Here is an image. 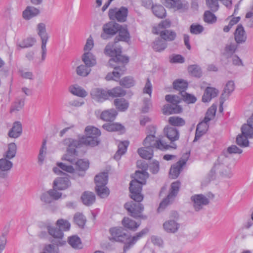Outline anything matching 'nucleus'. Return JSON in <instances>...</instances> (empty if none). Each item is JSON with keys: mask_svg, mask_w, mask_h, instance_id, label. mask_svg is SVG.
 <instances>
[{"mask_svg": "<svg viewBox=\"0 0 253 253\" xmlns=\"http://www.w3.org/2000/svg\"><path fill=\"white\" fill-rule=\"evenodd\" d=\"M119 35L117 37L118 41L127 42L129 39V34L126 27L120 25L118 31Z\"/></svg>", "mask_w": 253, "mask_h": 253, "instance_id": "37", "label": "nucleus"}, {"mask_svg": "<svg viewBox=\"0 0 253 253\" xmlns=\"http://www.w3.org/2000/svg\"><path fill=\"white\" fill-rule=\"evenodd\" d=\"M119 27L120 25L119 24L109 22L104 25L103 31L104 34L113 36L118 33Z\"/></svg>", "mask_w": 253, "mask_h": 253, "instance_id": "20", "label": "nucleus"}, {"mask_svg": "<svg viewBox=\"0 0 253 253\" xmlns=\"http://www.w3.org/2000/svg\"><path fill=\"white\" fill-rule=\"evenodd\" d=\"M69 244L75 249L82 248V244L81 239L77 235H73L68 238Z\"/></svg>", "mask_w": 253, "mask_h": 253, "instance_id": "36", "label": "nucleus"}, {"mask_svg": "<svg viewBox=\"0 0 253 253\" xmlns=\"http://www.w3.org/2000/svg\"><path fill=\"white\" fill-rule=\"evenodd\" d=\"M204 21L208 23L212 24L217 20L215 15L209 10L206 11L204 15Z\"/></svg>", "mask_w": 253, "mask_h": 253, "instance_id": "57", "label": "nucleus"}, {"mask_svg": "<svg viewBox=\"0 0 253 253\" xmlns=\"http://www.w3.org/2000/svg\"><path fill=\"white\" fill-rule=\"evenodd\" d=\"M206 4L208 7L213 11H216L218 9V0H206Z\"/></svg>", "mask_w": 253, "mask_h": 253, "instance_id": "63", "label": "nucleus"}, {"mask_svg": "<svg viewBox=\"0 0 253 253\" xmlns=\"http://www.w3.org/2000/svg\"><path fill=\"white\" fill-rule=\"evenodd\" d=\"M108 97H122L126 95V91L122 87L117 86L108 90Z\"/></svg>", "mask_w": 253, "mask_h": 253, "instance_id": "38", "label": "nucleus"}, {"mask_svg": "<svg viewBox=\"0 0 253 253\" xmlns=\"http://www.w3.org/2000/svg\"><path fill=\"white\" fill-rule=\"evenodd\" d=\"M166 100L170 103L163 106V113L166 115L179 114L182 112V108L178 104L181 102L180 98L176 95L168 94L165 96Z\"/></svg>", "mask_w": 253, "mask_h": 253, "instance_id": "4", "label": "nucleus"}, {"mask_svg": "<svg viewBox=\"0 0 253 253\" xmlns=\"http://www.w3.org/2000/svg\"><path fill=\"white\" fill-rule=\"evenodd\" d=\"M56 245L48 244L45 245L43 248V251L41 253H59L58 246H62L66 243L65 241L58 240L55 242Z\"/></svg>", "mask_w": 253, "mask_h": 253, "instance_id": "22", "label": "nucleus"}, {"mask_svg": "<svg viewBox=\"0 0 253 253\" xmlns=\"http://www.w3.org/2000/svg\"><path fill=\"white\" fill-rule=\"evenodd\" d=\"M38 35L41 37L42 39V58L44 57L46 54V44L48 40V36L45 32V26L43 23H40L38 26Z\"/></svg>", "mask_w": 253, "mask_h": 253, "instance_id": "15", "label": "nucleus"}, {"mask_svg": "<svg viewBox=\"0 0 253 253\" xmlns=\"http://www.w3.org/2000/svg\"><path fill=\"white\" fill-rule=\"evenodd\" d=\"M153 13L158 17L163 18L166 15V11L161 5H155L152 7Z\"/></svg>", "mask_w": 253, "mask_h": 253, "instance_id": "46", "label": "nucleus"}, {"mask_svg": "<svg viewBox=\"0 0 253 253\" xmlns=\"http://www.w3.org/2000/svg\"><path fill=\"white\" fill-rule=\"evenodd\" d=\"M109 233L111 236L109 239L111 241L124 242L127 239V235L121 227L111 228L109 230Z\"/></svg>", "mask_w": 253, "mask_h": 253, "instance_id": "12", "label": "nucleus"}, {"mask_svg": "<svg viewBox=\"0 0 253 253\" xmlns=\"http://www.w3.org/2000/svg\"><path fill=\"white\" fill-rule=\"evenodd\" d=\"M24 105V99H17L14 105L12 106V108L11 109V111H19L21 110Z\"/></svg>", "mask_w": 253, "mask_h": 253, "instance_id": "62", "label": "nucleus"}, {"mask_svg": "<svg viewBox=\"0 0 253 253\" xmlns=\"http://www.w3.org/2000/svg\"><path fill=\"white\" fill-rule=\"evenodd\" d=\"M242 133L249 138H253V126L248 123L241 127Z\"/></svg>", "mask_w": 253, "mask_h": 253, "instance_id": "43", "label": "nucleus"}, {"mask_svg": "<svg viewBox=\"0 0 253 253\" xmlns=\"http://www.w3.org/2000/svg\"><path fill=\"white\" fill-rule=\"evenodd\" d=\"M92 98L98 102H102L108 98V91L104 89L95 88L90 92Z\"/></svg>", "mask_w": 253, "mask_h": 253, "instance_id": "17", "label": "nucleus"}, {"mask_svg": "<svg viewBox=\"0 0 253 253\" xmlns=\"http://www.w3.org/2000/svg\"><path fill=\"white\" fill-rule=\"evenodd\" d=\"M164 132L165 135L172 143V145L170 146L169 148L175 149L176 145L173 142L177 140L179 138L178 130L174 127L167 126L164 128Z\"/></svg>", "mask_w": 253, "mask_h": 253, "instance_id": "13", "label": "nucleus"}, {"mask_svg": "<svg viewBox=\"0 0 253 253\" xmlns=\"http://www.w3.org/2000/svg\"><path fill=\"white\" fill-rule=\"evenodd\" d=\"M235 86L233 81H230L226 84L224 89V92L221 94V99L228 97L229 94L234 90Z\"/></svg>", "mask_w": 253, "mask_h": 253, "instance_id": "47", "label": "nucleus"}, {"mask_svg": "<svg viewBox=\"0 0 253 253\" xmlns=\"http://www.w3.org/2000/svg\"><path fill=\"white\" fill-rule=\"evenodd\" d=\"M71 185V182L67 177H58L53 182V187L59 190L67 189Z\"/></svg>", "mask_w": 253, "mask_h": 253, "instance_id": "18", "label": "nucleus"}, {"mask_svg": "<svg viewBox=\"0 0 253 253\" xmlns=\"http://www.w3.org/2000/svg\"><path fill=\"white\" fill-rule=\"evenodd\" d=\"M56 225L63 231H68L71 227L70 223L66 220L63 219H58L56 221Z\"/></svg>", "mask_w": 253, "mask_h": 253, "instance_id": "59", "label": "nucleus"}, {"mask_svg": "<svg viewBox=\"0 0 253 253\" xmlns=\"http://www.w3.org/2000/svg\"><path fill=\"white\" fill-rule=\"evenodd\" d=\"M67 154V152L63 156V160L68 161L71 164H75L76 171L75 172V174H77L79 176H83L84 175L85 171L89 167V162L88 161L84 160L82 159L76 161L75 157L77 156V152L76 151V154L70 156V158L73 159L74 160L73 162H71L65 158V156Z\"/></svg>", "mask_w": 253, "mask_h": 253, "instance_id": "8", "label": "nucleus"}, {"mask_svg": "<svg viewBox=\"0 0 253 253\" xmlns=\"http://www.w3.org/2000/svg\"><path fill=\"white\" fill-rule=\"evenodd\" d=\"M114 103L117 109L121 111H125L128 107V102L124 98L115 99Z\"/></svg>", "mask_w": 253, "mask_h": 253, "instance_id": "39", "label": "nucleus"}, {"mask_svg": "<svg viewBox=\"0 0 253 253\" xmlns=\"http://www.w3.org/2000/svg\"><path fill=\"white\" fill-rule=\"evenodd\" d=\"M69 90L73 94L81 97H84L87 94L84 89L77 84L70 86Z\"/></svg>", "mask_w": 253, "mask_h": 253, "instance_id": "33", "label": "nucleus"}, {"mask_svg": "<svg viewBox=\"0 0 253 253\" xmlns=\"http://www.w3.org/2000/svg\"><path fill=\"white\" fill-rule=\"evenodd\" d=\"M232 160L230 156L224 154L222 151L218 157L211 171H218L222 175L226 177H230L232 175L231 169L229 168Z\"/></svg>", "mask_w": 253, "mask_h": 253, "instance_id": "3", "label": "nucleus"}, {"mask_svg": "<svg viewBox=\"0 0 253 253\" xmlns=\"http://www.w3.org/2000/svg\"><path fill=\"white\" fill-rule=\"evenodd\" d=\"M189 73L193 76L200 78L202 75L201 68L197 64H192L188 68Z\"/></svg>", "mask_w": 253, "mask_h": 253, "instance_id": "42", "label": "nucleus"}, {"mask_svg": "<svg viewBox=\"0 0 253 253\" xmlns=\"http://www.w3.org/2000/svg\"><path fill=\"white\" fill-rule=\"evenodd\" d=\"M128 146V142L127 141L122 142L119 143L118 145V150L114 156V159L116 160H120L121 156L126 152Z\"/></svg>", "mask_w": 253, "mask_h": 253, "instance_id": "32", "label": "nucleus"}, {"mask_svg": "<svg viewBox=\"0 0 253 253\" xmlns=\"http://www.w3.org/2000/svg\"><path fill=\"white\" fill-rule=\"evenodd\" d=\"M188 85L187 82L182 79L176 80L173 83V88L178 90L180 94H182V91H185L188 87Z\"/></svg>", "mask_w": 253, "mask_h": 253, "instance_id": "29", "label": "nucleus"}, {"mask_svg": "<svg viewBox=\"0 0 253 253\" xmlns=\"http://www.w3.org/2000/svg\"><path fill=\"white\" fill-rule=\"evenodd\" d=\"M22 125L20 122H15L13 123L12 128L8 132V135L11 138H18L22 133Z\"/></svg>", "mask_w": 253, "mask_h": 253, "instance_id": "24", "label": "nucleus"}, {"mask_svg": "<svg viewBox=\"0 0 253 253\" xmlns=\"http://www.w3.org/2000/svg\"><path fill=\"white\" fill-rule=\"evenodd\" d=\"M143 145L146 148L159 149L162 151L169 148L170 145H168L161 138L156 137L152 135H147L143 140Z\"/></svg>", "mask_w": 253, "mask_h": 253, "instance_id": "6", "label": "nucleus"}, {"mask_svg": "<svg viewBox=\"0 0 253 253\" xmlns=\"http://www.w3.org/2000/svg\"><path fill=\"white\" fill-rule=\"evenodd\" d=\"M209 128V125L205 123H200L198 124L196 130L194 142L197 141L200 138L205 134Z\"/></svg>", "mask_w": 253, "mask_h": 253, "instance_id": "27", "label": "nucleus"}, {"mask_svg": "<svg viewBox=\"0 0 253 253\" xmlns=\"http://www.w3.org/2000/svg\"><path fill=\"white\" fill-rule=\"evenodd\" d=\"M85 136H83L79 139L66 138L63 141V144L67 147V154L65 156L67 160L73 162L74 159L70 158V156L76 154V148L81 147L82 145L94 147L97 145L99 142L98 137L101 132L97 128L92 126H87L85 129Z\"/></svg>", "mask_w": 253, "mask_h": 253, "instance_id": "2", "label": "nucleus"}, {"mask_svg": "<svg viewBox=\"0 0 253 253\" xmlns=\"http://www.w3.org/2000/svg\"><path fill=\"white\" fill-rule=\"evenodd\" d=\"M147 167V166L145 165L142 168V169H144V170L136 171L135 173L136 179L132 180L130 183L129 188L130 197L138 203L130 202L125 205V208L129 213V215L135 218H141L143 219L147 218V216L142 214L144 207L142 204L139 203L143 199V196L141 194L142 185L146 183L149 175L146 170Z\"/></svg>", "mask_w": 253, "mask_h": 253, "instance_id": "1", "label": "nucleus"}, {"mask_svg": "<svg viewBox=\"0 0 253 253\" xmlns=\"http://www.w3.org/2000/svg\"><path fill=\"white\" fill-rule=\"evenodd\" d=\"M180 185V183L178 181L173 182L170 186V192L167 198L164 199L160 204L159 207L158 209V212L161 211L167 206L171 203L177 195Z\"/></svg>", "mask_w": 253, "mask_h": 253, "instance_id": "7", "label": "nucleus"}, {"mask_svg": "<svg viewBox=\"0 0 253 253\" xmlns=\"http://www.w3.org/2000/svg\"><path fill=\"white\" fill-rule=\"evenodd\" d=\"M118 115L117 111L114 109H111L103 111L100 115V119L106 122L113 121Z\"/></svg>", "mask_w": 253, "mask_h": 253, "instance_id": "23", "label": "nucleus"}, {"mask_svg": "<svg viewBox=\"0 0 253 253\" xmlns=\"http://www.w3.org/2000/svg\"><path fill=\"white\" fill-rule=\"evenodd\" d=\"M7 159L3 158L0 159V178L7 177L9 171L12 168L13 163Z\"/></svg>", "mask_w": 253, "mask_h": 253, "instance_id": "16", "label": "nucleus"}, {"mask_svg": "<svg viewBox=\"0 0 253 253\" xmlns=\"http://www.w3.org/2000/svg\"><path fill=\"white\" fill-rule=\"evenodd\" d=\"M204 30L203 27L198 24H193L190 28V31L193 34H199Z\"/></svg>", "mask_w": 253, "mask_h": 253, "instance_id": "61", "label": "nucleus"}, {"mask_svg": "<svg viewBox=\"0 0 253 253\" xmlns=\"http://www.w3.org/2000/svg\"><path fill=\"white\" fill-rule=\"evenodd\" d=\"M182 0H165L166 6L169 8L179 9L182 8Z\"/></svg>", "mask_w": 253, "mask_h": 253, "instance_id": "51", "label": "nucleus"}, {"mask_svg": "<svg viewBox=\"0 0 253 253\" xmlns=\"http://www.w3.org/2000/svg\"><path fill=\"white\" fill-rule=\"evenodd\" d=\"M103 182L99 180V176H95L94 178L96 184L95 191L97 195L101 198L107 197L110 193L109 189L106 186L107 184L106 176H104Z\"/></svg>", "mask_w": 253, "mask_h": 253, "instance_id": "10", "label": "nucleus"}, {"mask_svg": "<svg viewBox=\"0 0 253 253\" xmlns=\"http://www.w3.org/2000/svg\"><path fill=\"white\" fill-rule=\"evenodd\" d=\"M122 223L124 227L132 231L136 230L140 225V223H138L134 220L127 217L123 218Z\"/></svg>", "mask_w": 253, "mask_h": 253, "instance_id": "26", "label": "nucleus"}, {"mask_svg": "<svg viewBox=\"0 0 253 253\" xmlns=\"http://www.w3.org/2000/svg\"><path fill=\"white\" fill-rule=\"evenodd\" d=\"M193 206L197 211L203 209V207L209 204V199L203 194H195L190 198Z\"/></svg>", "mask_w": 253, "mask_h": 253, "instance_id": "11", "label": "nucleus"}, {"mask_svg": "<svg viewBox=\"0 0 253 253\" xmlns=\"http://www.w3.org/2000/svg\"><path fill=\"white\" fill-rule=\"evenodd\" d=\"M112 67L114 68V71H113V75L117 79H119L121 76L124 74L126 70L125 64H120L117 66H113Z\"/></svg>", "mask_w": 253, "mask_h": 253, "instance_id": "45", "label": "nucleus"}, {"mask_svg": "<svg viewBox=\"0 0 253 253\" xmlns=\"http://www.w3.org/2000/svg\"><path fill=\"white\" fill-rule=\"evenodd\" d=\"M74 222L80 227L83 228L86 222L85 216L81 213H76L74 217Z\"/></svg>", "mask_w": 253, "mask_h": 253, "instance_id": "53", "label": "nucleus"}, {"mask_svg": "<svg viewBox=\"0 0 253 253\" xmlns=\"http://www.w3.org/2000/svg\"><path fill=\"white\" fill-rule=\"evenodd\" d=\"M9 231V227L5 226L3 229V231L0 236V253H1L5 247L7 243L6 236Z\"/></svg>", "mask_w": 253, "mask_h": 253, "instance_id": "50", "label": "nucleus"}, {"mask_svg": "<svg viewBox=\"0 0 253 253\" xmlns=\"http://www.w3.org/2000/svg\"><path fill=\"white\" fill-rule=\"evenodd\" d=\"M82 200L84 205L89 206L95 202V196L92 192L85 191L82 196Z\"/></svg>", "mask_w": 253, "mask_h": 253, "instance_id": "30", "label": "nucleus"}, {"mask_svg": "<svg viewBox=\"0 0 253 253\" xmlns=\"http://www.w3.org/2000/svg\"><path fill=\"white\" fill-rule=\"evenodd\" d=\"M84 63H95L96 57L91 52H84L82 56Z\"/></svg>", "mask_w": 253, "mask_h": 253, "instance_id": "52", "label": "nucleus"}, {"mask_svg": "<svg viewBox=\"0 0 253 253\" xmlns=\"http://www.w3.org/2000/svg\"><path fill=\"white\" fill-rule=\"evenodd\" d=\"M137 152L140 156L145 159H151L153 156V150L151 148H139Z\"/></svg>", "mask_w": 253, "mask_h": 253, "instance_id": "41", "label": "nucleus"}, {"mask_svg": "<svg viewBox=\"0 0 253 253\" xmlns=\"http://www.w3.org/2000/svg\"><path fill=\"white\" fill-rule=\"evenodd\" d=\"M128 15V9L122 6L120 8L116 7L111 8L109 10L108 16L111 20H117L119 22H125Z\"/></svg>", "mask_w": 253, "mask_h": 253, "instance_id": "9", "label": "nucleus"}, {"mask_svg": "<svg viewBox=\"0 0 253 253\" xmlns=\"http://www.w3.org/2000/svg\"><path fill=\"white\" fill-rule=\"evenodd\" d=\"M237 48V45L234 43H230L227 44L225 48L223 54L225 55V56L228 58L229 56L233 55Z\"/></svg>", "mask_w": 253, "mask_h": 253, "instance_id": "58", "label": "nucleus"}, {"mask_svg": "<svg viewBox=\"0 0 253 253\" xmlns=\"http://www.w3.org/2000/svg\"><path fill=\"white\" fill-rule=\"evenodd\" d=\"M219 93L218 90L214 87H207L204 91L202 96V101L204 102H209L212 98L217 96Z\"/></svg>", "mask_w": 253, "mask_h": 253, "instance_id": "19", "label": "nucleus"}, {"mask_svg": "<svg viewBox=\"0 0 253 253\" xmlns=\"http://www.w3.org/2000/svg\"><path fill=\"white\" fill-rule=\"evenodd\" d=\"M236 42L238 43L244 42L246 40V35L243 27L238 25L234 33Z\"/></svg>", "mask_w": 253, "mask_h": 253, "instance_id": "28", "label": "nucleus"}, {"mask_svg": "<svg viewBox=\"0 0 253 253\" xmlns=\"http://www.w3.org/2000/svg\"><path fill=\"white\" fill-rule=\"evenodd\" d=\"M169 123L173 126H183L185 122L184 119L179 117H170L169 119Z\"/></svg>", "mask_w": 253, "mask_h": 253, "instance_id": "55", "label": "nucleus"}, {"mask_svg": "<svg viewBox=\"0 0 253 253\" xmlns=\"http://www.w3.org/2000/svg\"><path fill=\"white\" fill-rule=\"evenodd\" d=\"M249 138L243 135L242 133L237 135L236 137V143L241 147H247L249 146Z\"/></svg>", "mask_w": 253, "mask_h": 253, "instance_id": "49", "label": "nucleus"}, {"mask_svg": "<svg viewBox=\"0 0 253 253\" xmlns=\"http://www.w3.org/2000/svg\"><path fill=\"white\" fill-rule=\"evenodd\" d=\"M181 95L183 100L188 104L194 103L197 101V98L194 95L186 91H182Z\"/></svg>", "mask_w": 253, "mask_h": 253, "instance_id": "56", "label": "nucleus"}, {"mask_svg": "<svg viewBox=\"0 0 253 253\" xmlns=\"http://www.w3.org/2000/svg\"><path fill=\"white\" fill-rule=\"evenodd\" d=\"M40 11L38 9L28 6L23 12V17L24 19L28 20L39 14Z\"/></svg>", "mask_w": 253, "mask_h": 253, "instance_id": "35", "label": "nucleus"}, {"mask_svg": "<svg viewBox=\"0 0 253 253\" xmlns=\"http://www.w3.org/2000/svg\"><path fill=\"white\" fill-rule=\"evenodd\" d=\"M159 34L163 39L167 41H173L176 38V33L172 31L165 30Z\"/></svg>", "mask_w": 253, "mask_h": 253, "instance_id": "44", "label": "nucleus"}, {"mask_svg": "<svg viewBox=\"0 0 253 253\" xmlns=\"http://www.w3.org/2000/svg\"><path fill=\"white\" fill-rule=\"evenodd\" d=\"M179 227V225L174 220H168L163 223V228L166 232L169 233L176 232Z\"/></svg>", "mask_w": 253, "mask_h": 253, "instance_id": "21", "label": "nucleus"}, {"mask_svg": "<svg viewBox=\"0 0 253 253\" xmlns=\"http://www.w3.org/2000/svg\"><path fill=\"white\" fill-rule=\"evenodd\" d=\"M102 127L108 131H117L124 128V126L118 123H108L103 125Z\"/></svg>", "mask_w": 253, "mask_h": 253, "instance_id": "40", "label": "nucleus"}, {"mask_svg": "<svg viewBox=\"0 0 253 253\" xmlns=\"http://www.w3.org/2000/svg\"><path fill=\"white\" fill-rule=\"evenodd\" d=\"M17 147L14 143H11L8 145V150L4 155L5 158L8 159L13 158L16 155Z\"/></svg>", "mask_w": 253, "mask_h": 253, "instance_id": "48", "label": "nucleus"}, {"mask_svg": "<svg viewBox=\"0 0 253 253\" xmlns=\"http://www.w3.org/2000/svg\"><path fill=\"white\" fill-rule=\"evenodd\" d=\"M46 229L50 236L55 239H58V240L62 241V239L63 237L64 234L61 229L53 227L49 224L46 226Z\"/></svg>", "mask_w": 253, "mask_h": 253, "instance_id": "25", "label": "nucleus"}, {"mask_svg": "<svg viewBox=\"0 0 253 253\" xmlns=\"http://www.w3.org/2000/svg\"><path fill=\"white\" fill-rule=\"evenodd\" d=\"M188 157V155L186 154L184 159H181L171 167L169 170V175L171 178L174 179L178 176L182 167L186 164Z\"/></svg>", "mask_w": 253, "mask_h": 253, "instance_id": "14", "label": "nucleus"}, {"mask_svg": "<svg viewBox=\"0 0 253 253\" xmlns=\"http://www.w3.org/2000/svg\"><path fill=\"white\" fill-rule=\"evenodd\" d=\"M120 84L125 87L129 88L134 85L135 81L132 77H126L120 81Z\"/></svg>", "mask_w": 253, "mask_h": 253, "instance_id": "54", "label": "nucleus"}, {"mask_svg": "<svg viewBox=\"0 0 253 253\" xmlns=\"http://www.w3.org/2000/svg\"><path fill=\"white\" fill-rule=\"evenodd\" d=\"M171 22L169 20L166 19L162 21L158 26L153 27V33L155 34L158 35L163 32L162 30L170 27Z\"/></svg>", "mask_w": 253, "mask_h": 253, "instance_id": "31", "label": "nucleus"}, {"mask_svg": "<svg viewBox=\"0 0 253 253\" xmlns=\"http://www.w3.org/2000/svg\"><path fill=\"white\" fill-rule=\"evenodd\" d=\"M94 64H81L76 69V72L78 75L81 76H86L90 72V68Z\"/></svg>", "mask_w": 253, "mask_h": 253, "instance_id": "34", "label": "nucleus"}, {"mask_svg": "<svg viewBox=\"0 0 253 253\" xmlns=\"http://www.w3.org/2000/svg\"><path fill=\"white\" fill-rule=\"evenodd\" d=\"M104 53L113 58L114 61L119 63H127L129 59L127 57L122 55L120 47H117L115 43L108 44L104 49Z\"/></svg>", "mask_w": 253, "mask_h": 253, "instance_id": "5", "label": "nucleus"}, {"mask_svg": "<svg viewBox=\"0 0 253 253\" xmlns=\"http://www.w3.org/2000/svg\"><path fill=\"white\" fill-rule=\"evenodd\" d=\"M171 63H183L184 62V58L179 54H173L169 57Z\"/></svg>", "mask_w": 253, "mask_h": 253, "instance_id": "64", "label": "nucleus"}, {"mask_svg": "<svg viewBox=\"0 0 253 253\" xmlns=\"http://www.w3.org/2000/svg\"><path fill=\"white\" fill-rule=\"evenodd\" d=\"M223 152H224V154L230 156V155L232 154H241L243 150L239 148L237 146L232 145L228 147L226 149L224 150Z\"/></svg>", "mask_w": 253, "mask_h": 253, "instance_id": "60", "label": "nucleus"}]
</instances>
